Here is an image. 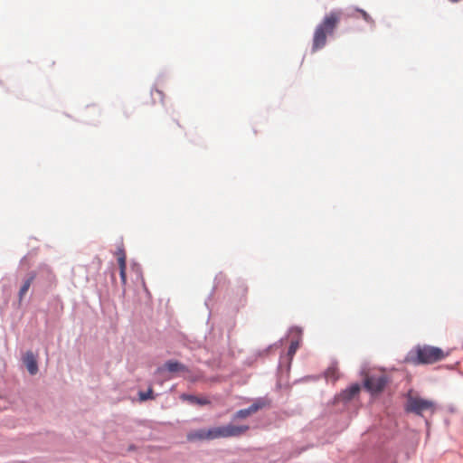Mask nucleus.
<instances>
[{
  "mask_svg": "<svg viewBox=\"0 0 463 463\" xmlns=\"http://www.w3.org/2000/svg\"><path fill=\"white\" fill-rule=\"evenodd\" d=\"M404 410L406 412L423 416V413L426 411L434 413L436 411V403L431 400L424 399L419 395H414L412 392L410 391L406 397Z\"/></svg>",
  "mask_w": 463,
  "mask_h": 463,
  "instance_id": "obj_3",
  "label": "nucleus"
},
{
  "mask_svg": "<svg viewBox=\"0 0 463 463\" xmlns=\"http://www.w3.org/2000/svg\"><path fill=\"white\" fill-rule=\"evenodd\" d=\"M24 364H25L30 374L34 375L38 372V364L35 355L33 352L28 351L25 353L23 358Z\"/></svg>",
  "mask_w": 463,
  "mask_h": 463,
  "instance_id": "obj_7",
  "label": "nucleus"
},
{
  "mask_svg": "<svg viewBox=\"0 0 463 463\" xmlns=\"http://www.w3.org/2000/svg\"><path fill=\"white\" fill-rule=\"evenodd\" d=\"M326 377L333 382L336 381L338 378L337 368L336 367H329L326 372Z\"/></svg>",
  "mask_w": 463,
  "mask_h": 463,
  "instance_id": "obj_14",
  "label": "nucleus"
},
{
  "mask_svg": "<svg viewBox=\"0 0 463 463\" xmlns=\"http://www.w3.org/2000/svg\"><path fill=\"white\" fill-rule=\"evenodd\" d=\"M165 367L171 373L184 371L185 366L175 361H168L165 363Z\"/></svg>",
  "mask_w": 463,
  "mask_h": 463,
  "instance_id": "obj_12",
  "label": "nucleus"
},
{
  "mask_svg": "<svg viewBox=\"0 0 463 463\" xmlns=\"http://www.w3.org/2000/svg\"><path fill=\"white\" fill-rule=\"evenodd\" d=\"M152 393H153V391L151 389H149L147 392H140V394H139L140 400L146 401L147 399L153 398Z\"/></svg>",
  "mask_w": 463,
  "mask_h": 463,
  "instance_id": "obj_18",
  "label": "nucleus"
},
{
  "mask_svg": "<svg viewBox=\"0 0 463 463\" xmlns=\"http://www.w3.org/2000/svg\"><path fill=\"white\" fill-rule=\"evenodd\" d=\"M181 399L184 401H187L190 403L198 404L201 406L207 405L210 403V400L206 397H198V396L185 394V393L181 395Z\"/></svg>",
  "mask_w": 463,
  "mask_h": 463,
  "instance_id": "obj_10",
  "label": "nucleus"
},
{
  "mask_svg": "<svg viewBox=\"0 0 463 463\" xmlns=\"http://www.w3.org/2000/svg\"><path fill=\"white\" fill-rule=\"evenodd\" d=\"M299 347V340H293L288 347V354L292 357Z\"/></svg>",
  "mask_w": 463,
  "mask_h": 463,
  "instance_id": "obj_15",
  "label": "nucleus"
},
{
  "mask_svg": "<svg viewBox=\"0 0 463 463\" xmlns=\"http://www.w3.org/2000/svg\"><path fill=\"white\" fill-rule=\"evenodd\" d=\"M248 430V426H235L232 424L211 428L212 439L238 437L242 435Z\"/></svg>",
  "mask_w": 463,
  "mask_h": 463,
  "instance_id": "obj_4",
  "label": "nucleus"
},
{
  "mask_svg": "<svg viewBox=\"0 0 463 463\" xmlns=\"http://www.w3.org/2000/svg\"><path fill=\"white\" fill-rule=\"evenodd\" d=\"M356 11H357L358 13H360V14H361V15H362L363 19H364L366 23L370 24L371 25H374V20L372 18V16H371L369 14H367V13H366L364 10H363V9H358V8H357V9H356Z\"/></svg>",
  "mask_w": 463,
  "mask_h": 463,
  "instance_id": "obj_16",
  "label": "nucleus"
},
{
  "mask_svg": "<svg viewBox=\"0 0 463 463\" xmlns=\"http://www.w3.org/2000/svg\"><path fill=\"white\" fill-rule=\"evenodd\" d=\"M118 267H119V275H120L121 282L123 285H125L127 282V276H126L127 264H123V266H118Z\"/></svg>",
  "mask_w": 463,
  "mask_h": 463,
  "instance_id": "obj_17",
  "label": "nucleus"
},
{
  "mask_svg": "<svg viewBox=\"0 0 463 463\" xmlns=\"http://www.w3.org/2000/svg\"><path fill=\"white\" fill-rule=\"evenodd\" d=\"M116 256L118 259V266H123V264H127V262H126L127 256H126V252H125V250L123 247L118 248V250L116 251Z\"/></svg>",
  "mask_w": 463,
  "mask_h": 463,
  "instance_id": "obj_13",
  "label": "nucleus"
},
{
  "mask_svg": "<svg viewBox=\"0 0 463 463\" xmlns=\"http://www.w3.org/2000/svg\"><path fill=\"white\" fill-rule=\"evenodd\" d=\"M187 439L190 441L203 440V439L212 440L211 429H209V430L201 429V430H194V431L188 433Z\"/></svg>",
  "mask_w": 463,
  "mask_h": 463,
  "instance_id": "obj_8",
  "label": "nucleus"
},
{
  "mask_svg": "<svg viewBox=\"0 0 463 463\" xmlns=\"http://www.w3.org/2000/svg\"><path fill=\"white\" fill-rule=\"evenodd\" d=\"M342 18L339 10L331 11L326 14L321 23L316 27L313 36L312 52L322 49L326 43V36L334 33Z\"/></svg>",
  "mask_w": 463,
  "mask_h": 463,
  "instance_id": "obj_1",
  "label": "nucleus"
},
{
  "mask_svg": "<svg viewBox=\"0 0 463 463\" xmlns=\"http://www.w3.org/2000/svg\"><path fill=\"white\" fill-rule=\"evenodd\" d=\"M34 278H35V274H31L29 276V278L24 282V284L21 287L20 291H19V298H20V300H22L23 298L24 297V295L27 293V291L30 288L31 284L33 281Z\"/></svg>",
  "mask_w": 463,
  "mask_h": 463,
  "instance_id": "obj_11",
  "label": "nucleus"
},
{
  "mask_svg": "<svg viewBox=\"0 0 463 463\" xmlns=\"http://www.w3.org/2000/svg\"><path fill=\"white\" fill-rule=\"evenodd\" d=\"M266 406L267 402L265 401L258 400L254 402L249 408L238 411L234 415V419H245Z\"/></svg>",
  "mask_w": 463,
  "mask_h": 463,
  "instance_id": "obj_6",
  "label": "nucleus"
},
{
  "mask_svg": "<svg viewBox=\"0 0 463 463\" xmlns=\"http://www.w3.org/2000/svg\"><path fill=\"white\" fill-rule=\"evenodd\" d=\"M388 383L385 374L370 375L364 380V387L372 393H379L383 391Z\"/></svg>",
  "mask_w": 463,
  "mask_h": 463,
  "instance_id": "obj_5",
  "label": "nucleus"
},
{
  "mask_svg": "<svg viewBox=\"0 0 463 463\" xmlns=\"http://www.w3.org/2000/svg\"><path fill=\"white\" fill-rule=\"evenodd\" d=\"M361 387L358 383L352 384L340 393L339 398L345 402L350 401L359 393Z\"/></svg>",
  "mask_w": 463,
  "mask_h": 463,
  "instance_id": "obj_9",
  "label": "nucleus"
},
{
  "mask_svg": "<svg viewBox=\"0 0 463 463\" xmlns=\"http://www.w3.org/2000/svg\"><path fill=\"white\" fill-rule=\"evenodd\" d=\"M155 93L157 94L160 97V99L163 100L164 94H163V92L161 90H156Z\"/></svg>",
  "mask_w": 463,
  "mask_h": 463,
  "instance_id": "obj_19",
  "label": "nucleus"
},
{
  "mask_svg": "<svg viewBox=\"0 0 463 463\" xmlns=\"http://www.w3.org/2000/svg\"><path fill=\"white\" fill-rule=\"evenodd\" d=\"M449 353L431 345H417L407 355L406 362L414 365L430 364L441 361Z\"/></svg>",
  "mask_w": 463,
  "mask_h": 463,
  "instance_id": "obj_2",
  "label": "nucleus"
}]
</instances>
